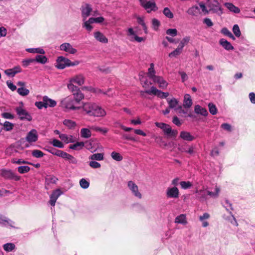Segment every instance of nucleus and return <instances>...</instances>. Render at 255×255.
I'll return each instance as SVG.
<instances>
[{
	"instance_id": "obj_1",
	"label": "nucleus",
	"mask_w": 255,
	"mask_h": 255,
	"mask_svg": "<svg viewBox=\"0 0 255 255\" xmlns=\"http://www.w3.org/2000/svg\"><path fill=\"white\" fill-rule=\"evenodd\" d=\"M207 5L209 13H215L219 16L223 13V9L217 0H208Z\"/></svg>"
},
{
	"instance_id": "obj_2",
	"label": "nucleus",
	"mask_w": 255,
	"mask_h": 255,
	"mask_svg": "<svg viewBox=\"0 0 255 255\" xmlns=\"http://www.w3.org/2000/svg\"><path fill=\"white\" fill-rule=\"evenodd\" d=\"M155 124L156 127L162 129L164 134L168 137H175L178 134L177 130H172L171 127L166 124L156 122Z\"/></svg>"
},
{
	"instance_id": "obj_3",
	"label": "nucleus",
	"mask_w": 255,
	"mask_h": 255,
	"mask_svg": "<svg viewBox=\"0 0 255 255\" xmlns=\"http://www.w3.org/2000/svg\"><path fill=\"white\" fill-rule=\"evenodd\" d=\"M75 101L70 96H68L62 99L60 102V106L66 110H76L81 109V107H76L74 105Z\"/></svg>"
},
{
	"instance_id": "obj_4",
	"label": "nucleus",
	"mask_w": 255,
	"mask_h": 255,
	"mask_svg": "<svg viewBox=\"0 0 255 255\" xmlns=\"http://www.w3.org/2000/svg\"><path fill=\"white\" fill-rule=\"evenodd\" d=\"M140 5L146 11L147 13H150L152 11H156L158 8L155 2L152 0H138Z\"/></svg>"
},
{
	"instance_id": "obj_5",
	"label": "nucleus",
	"mask_w": 255,
	"mask_h": 255,
	"mask_svg": "<svg viewBox=\"0 0 255 255\" xmlns=\"http://www.w3.org/2000/svg\"><path fill=\"white\" fill-rule=\"evenodd\" d=\"M144 92L149 95L157 96L161 98H166L169 96L168 92H162L154 86L151 87L150 89L145 90Z\"/></svg>"
},
{
	"instance_id": "obj_6",
	"label": "nucleus",
	"mask_w": 255,
	"mask_h": 255,
	"mask_svg": "<svg viewBox=\"0 0 255 255\" xmlns=\"http://www.w3.org/2000/svg\"><path fill=\"white\" fill-rule=\"evenodd\" d=\"M96 105L97 104L94 103H83L82 106L81 107V109H83V111L86 114L90 116H92Z\"/></svg>"
},
{
	"instance_id": "obj_7",
	"label": "nucleus",
	"mask_w": 255,
	"mask_h": 255,
	"mask_svg": "<svg viewBox=\"0 0 255 255\" xmlns=\"http://www.w3.org/2000/svg\"><path fill=\"white\" fill-rule=\"evenodd\" d=\"M61 51H64L69 54L75 55L77 53V49L74 48L70 43L65 42L59 46Z\"/></svg>"
},
{
	"instance_id": "obj_8",
	"label": "nucleus",
	"mask_w": 255,
	"mask_h": 255,
	"mask_svg": "<svg viewBox=\"0 0 255 255\" xmlns=\"http://www.w3.org/2000/svg\"><path fill=\"white\" fill-rule=\"evenodd\" d=\"M128 187L131 191L132 194L138 199L142 198V194L138 189L137 185L132 181H129L128 182Z\"/></svg>"
},
{
	"instance_id": "obj_9",
	"label": "nucleus",
	"mask_w": 255,
	"mask_h": 255,
	"mask_svg": "<svg viewBox=\"0 0 255 255\" xmlns=\"http://www.w3.org/2000/svg\"><path fill=\"white\" fill-rule=\"evenodd\" d=\"M167 198L177 199L179 197V191L175 186L168 187L166 190Z\"/></svg>"
},
{
	"instance_id": "obj_10",
	"label": "nucleus",
	"mask_w": 255,
	"mask_h": 255,
	"mask_svg": "<svg viewBox=\"0 0 255 255\" xmlns=\"http://www.w3.org/2000/svg\"><path fill=\"white\" fill-rule=\"evenodd\" d=\"M69 60L63 56H59L56 61V67L58 69H63L66 67H69Z\"/></svg>"
},
{
	"instance_id": "obj_11",
	"label": "nucleus",
	"mask_w": 255,
	"mask_h": 255,
	"mask_svg": "<svg viewBox=\"0 0 255 255\" xmlns=\"http://www.w3.org/2000/svg\"><path fill=\"white\" fill-rule=\"evenodd\" d=\"M70 82H73L77 84L79 86H82L84 84L85 81V77L82 74H78L74 75L69 79Z\"/></svg>"
},
{
	"instance_id": "obj_12",
	"label": "nucleus",
	"mask_w": 255,
	"mask_h": 255,
	"mask_svg": "<svg viewBox=\"0 0 255 255\" xmlns=\"http://www.w3.org/2000/svg\"><path fill=\"white\" fill-rule=\"evenodd\" d=\"M38 136L37 131L33 129L27 133L25 139L29 143L31 144L37 140Z\"/></svg>"
},
{
	"instance_id": "obj_13",
	"label": "nucleus",
	"mask_w": 255,
	"mask_h": 255,
	"mask_svg": "<svg viewBox=\"0 0 255 255\" xmlns=\"http://www.w3.org/2000/svg\"><path fill=\"white\" fill-rule=\"evenodd\" d=\"M62 194V191L59 189L53 191L50 197L49 203L50 205L54 206L55 205L57 199Z\"/></svg>"
},
{
	"instance_id": "obj_14",
	"label": "nucleus",
	"mask_w": 255,
	"mask_h": 255,
	"mask_svg": "<svg viewBox=\"0 0 255 255\" xmlns=\"http://www.w3.org/2000/svg\"><path fill=\"white\" fill-rule=\"evenodd\" d=\"M154 83L158 84V87L162 89H165L167 86L168 83L164 78L161 76H156L152 79Z\"/></svg>"
},
{
	"instance_id": "obj_15",
	"label": "nucleus",
	"mask_w": 255,
	"mask_h": 255,
	"mask_svg": "<svg viewBox=\"0 0 255 255\" xmlns=\"http://www.w3.org/2000/svg\"><path fill=\"white\" fill-rule=\"evenodd\" d=\"M92 10L91 5L89 4H86L81 7V14L83 20H85L86 18L90 15Z\"/></svg>"
},
{
	"instance_id": "obj_16",
	"label": "nucleus",
	"mask_w": 255,
	"mask_h": 255,
	"mask_svg": "<svg viewBox=\"0 0 255 255\" xmlns=\"http://www.w3.org/2000/svg\"><path fill=\"white\" fill-rule=\"evenodd\" d=\"M106 111L97 104L92 116L97 118H103L106 116Z\"/></svg>"
},
{
	"instance_id": "obj_17",
	"label": "nucleus",
	"mask_w": 255,
	"mask_h": 255,
	"mask_svg": "<svg viewBox=\"0 0 255 255\" xmlns=\"http://www.w3.org/2000/svg\"><path fill=\"white\" fill-rule=\"evenodd\" d=\"M180 138L184 140L191 141L195 139V137L188 131L183 130L180 133Z\"/></svg>"
},
{
	"instance_id": "obj_18",
	"label": "nucleus",
	"mask_w": 255,
	"mask_h": 255,
	"mask_svg": "<svg viewBox=\"0 0 255 255\" xmlns=\"http://www.w3.org/2000/svg\"><path fill=\"white\" fill-rule=\"evenodd\" d=\"M21 72V69L20 66H17L11 69H8L4 71L5 74L8 76L14 77L17 73Z\"/></svg>"
},
{
	"instance_id": "obj_19",
	"label": "nucleus",
	"mask_w": 255,
	"mask_h": 255,
	"mask_svg": "<svg viewBox=\"0 0 255 255\" xmlns=\"http://www.w3.org/2000/svg\"><path fill=\"white\" fill-rule=\"evenodd\" d=\"M219 44L226 50L230 51L234 49V47L231 43L224 38H221L220 40Z\"/></svg>"
},
{
	"instance_id": "obj_20",
	"label": "nucleus",
	"mask_w": 255,
	"mask_h": 255,
	"mask_svg": "<svg viewBox=\"0 0 255 255\" xmlns=\"http://www.w3.org/2000/svg\"><path fill=\"white\" fill-rule=\"evenodd\" d=\"M167 102L169 105V108L174 109L175 110L178 111V106L180 105H179V101L177 99L174 98L171 99H167Z\"/></svg>"
},
{
	"instance_id": "obj_21",
	"label": "nucleus",
	"mask_w": 255,
	"mask_h": 255,
	"mask_svg": "<svg viewBox=\"0 0 255 255\" xmlns=\"http://www.w3.org/2000/svg\"><path fill=\"white\" fill-rule=\"evenodd\" d=\"M210 218V215L208 213H204L202 215L199 216V219L202 222V226L203 227H207L209 225L208 220Z\"/></svg>"
},
{
	"instance_id": "obj_22",
	"label": "nucleus",
	"mask_w": 255,
	"mask_h": 255,
	"mask_svg": "<svg viewBox=\"0 0 255 255\" xmlns=\"http://www.w3.org/2000/svg\"><path fill=\"white\" fill-rule=\"evenodd\" d=\"M43 101L44 102L45 108L48 107L53 108L56 106L57 103L56 102L49 98L48 97L45 96L43 97Z\"/></svg>"
},
{
	"instance_id": "obj_23",
	"label": "nucleus",
	"mask_w": 255,
	"mask_h": 255,
	"mask_svg": "<svg viewBox=\"0 0 255 255\" xmlns=\"http://www.w3.org/2000/svg\"><path fill=\"white\" fill-rule=\"evenodd\" d=\"M59 137L66 143L74 142L75 141V138L71 135L62 133L60 134Z\"/></svg>"
},
{
	"instance_id": "obj_24",
	"label": "nucleus",
	"mask_w": 255,
	"mask_h": 255,
	"mask_svg": "<svg viewBox=\"0 0 255 255\" xmlns=\"http://www.w3.org/2000/svg\"><path fill=\"white\" fill-rule=\"evenodd\" d=\"M95 39L100 42L106 43L108 42V39L100 31H96L94 33Z\"/></svg>"
},
{
	"instance_id": "obj_25",
	"label": "nucleus",
	"mask_w": 255,
	"mask_h": 255,
	"mask_svg": "<svg viewBox=\"0 0 255 255\" xmlns=\"http://www.w3.org/2000/svg\"><path fill=\"white\" fill-rule=\"evenodd\" d=\"M193 104L192 100L189 94H186L184 95L183 100V106L185 108H190Z\"/></svg>"
},
{
	"instance_id": "obj_26",
	"label": "nucleus",
	"mask_w": 255,
	"mask_h": 255,
	"mask_svg": "<svg viewBox=\"0 0 255 255\" xmlns=\"http://www.w3.org/2000/svg\"><path fill=\"white\" fill-rule=\"evenodd\" d=\"M207 190L203 187L202 189L197 190L196 193L197 194V197L202 200H206L207 198Z\"/></svg>"
},
{
	"instance_id": "obj_27",
	"label": "nucleus",
	"mask_w": 255,
	"mask_h": 255,
	"mask_svg": "<svg viewBox=\"0 0 255 255\" xmlns=\"http://www.w3.org/2000/svg\"><path fill=\"white\" fill-rule=\"evenodd\" d=\"M194 111L196 114H200L205 117L207 116L208 115L207 110L198 105L195 106Z\"/></svg>"
},
{
	"instance_id": "obj_28",
	"label": "nucleus",
	"mask_w": 255,
	"mask_h": 255,
	"mask_svg": "<svg viewBox=\"0 0 255 255\" xmlns=\"http://www.w3.org/2000/svg\"><path fill=\"white\" fill-rule=\"evenodd\" d=\"M16 113L18 115L19 117L20 118V119H28L27 117H29V115L27 112L22 108H17Z\"/></svg>"
},
{
	"instance_id": "obj_29",
	"label": "nucleus",
	"mask_w": 255,
	"mask_h": 255,
	"mask_svg": "<svg viewBox=\"0 0 255 255\" xmlns=\"http://www.w3.org/2000/svg\"><path fill=\"white\" fill-rule=\"evenodd\" d=\"M224 5L231 12L235 13H239L240 12V9L239 7H237L231 2H226Z\"/></svg>"
},
{
	"instance_id": "obj_30",
	"label": "nucleus",
	"mask_w": 255,
	"mask_h": 255,
	"mask_svg": "<svg viewBox=\"0 0 255 255\" xmlns=\"http://www.w3.org/2000/svg\"><path fill=\"white\" fill-rule=\"evenodd\" d=\"M200 8L197 5H194L190 7L187 12L190 15L196 16L200 13Z\"/></svg>"
},
{
	"instance_id": "obj_31",
	"label": "nucleus",
	"mask_w": 255,
	"mask_h": 255,
	"mask_svg": "<svg viewBox=\"0 0 255 255\" xmlns=\"http://www.w3.org/2000/svg\"><path fill=\"white\" fill-rule=\"evenodd\" d=\"M73 95L74 97V100L75 102L78 103L84 98V94L81 92L80 90H79L78 91H76L73 93Z\"/></svg>"
},
{
	"instance_id": "obj_32",
	"label": "nucleus",
	"mask_w": 255,
	"mask_h": 255,
	"mask_svg": "<svg viewBox=\"0 0 255 255\" xmlns=\"http://www.w3.org/2000/svg\"><path fill=\"white\" fill-rule=\"evenodd\" d=\"M63 124L69 129L74 128L76 126V123L75 122L69 119L64 120L63 122Z\"/></svg>"
},
{
	"instance_id": "obj_33",
	"label": "nucleus",
	"mask_w": 255,
	"mask_h": 255,
	"mask_svg": "<svg viewBox=\"0 0 255 255\" xmlns=\"http://www.w3.org/2000/svg\"><path fill=\"white\" fill-rule=\"evenodd\" d=\"M27 52L30 53H37L40 54H44L45 52L44 49L42 48H26L25 50Z\"/></svg>"
},
{
	"instance_id": "obj_34",
	"label": "nucleus",
	"mask_w": 255,
	"mask_h": 255,
	"mask_svg": "<svg viewBox=\"0 0 255 255\" xmlns=\"http://www.w3.org/2000/svg\"><path fill=\"white\" fill-rule=\"evenodd\" d=\"M81 136L85 138H88L91 136V130L87 128H82L80 130Z\"/></svg>"
},
{
	"instance_id": "obj_35",
	"label": "nucleus",
	"mask_w": 255,
	"mask_h": 255,
	"mask_svg": "<svg viewBox=\"0 0 255 255\" xmlns=\"http://www.w3.org/2000/svg\"><path fill=\"white\" fill-rule=\"evenodd\" d=\"M34 59V62H36L42 64H45L48 61L47 58L45 56L41 55H37Z\"/></svg>"
},
{
	"instance_id": "obj_36",
	"label": "nucleus",
	"mask_w": 255,
	"mask_h": 255,
	"mask_svg": "<svg viewBox=\"0 0 255 255\" xmlns=\"http://www.w3.org/2000/svg\"><path fill=\"white\" fill-rule=\"evenodd\" d=\"M147 74L148 77L152 80L154 78V77L156 76V75H155V71L154 70V65L153 63L150 64V67L148 68Z\"/></svg>"
},
{
	"instance_id": "obj_37",
	"label": "nucleus",
	"mask_w": 255,
	"mask_h": 255,
	"mask_svg": "<svg viewBox=\"0 0 255 255\" xmlns=\"http://www.w3.org/2000/svg\"><path fill=\"white\" fill-rule=\"evenodd\" d=\"M49 152L53 155H56L57 156L62 157L64 159H65V156L67 153L66 152H64L62 150L55 149H54V150L49 151Z\"/></svg>"
},
{
	"instance_id": "obj_38",
	"label": "nucleus",
	"mask_w": 255,
	"mask_h": 255,
	"mask_svg": "<svg viewBox=\"0 0 255 255\" xmlns=\"http://www.w3.org/2000/svg\"><path fill=\"white\" fill-rule=\"evenodd\" d=\"M84 146V143L83 142H77L75 144H71L69 146V148L73 150H79Z\"/></svg>"
},
{
	"instance_id": "obj_39",
	"label": "nucleus",
	"mask_w": 255,
	"mask_h": 255,
	"mask_svg": "<svg viewBox=\"0 0 255 255\" xmlns=\"http://www.w3.org/2000/svg\"><path fill=\"white\" fill-rule=\"evenodd\" d=\"M175 222L177 224H186L187 223L186 216L183 214L177 216L175 219Z\"/></svg>"
},
{
	"instance_id": "obj_40",
	"label": "nucleus",
	"mask_w": 255,
	"mask_h": 255,
	"mask_svg": "<svg viewBox=\"0 0 255 255\" xmlns=\"http://www.w3.org/2000/svg\"><path fill=\"white\" fill-rule=\"evenodd\" d=\"M12 172L9 170L2 169L0 171V175L6 179H10L12 177Z\"/></svg>"
},
{
	"instance_id": "obj_41",
	"label": "nucleus",
	"mask_w": 255,
	"mask_h": 255,
	"mask_svg": "<svg viewBox=\"0 0 255 255\" xmlns=\"http://www.w3.org/2000/svg\"><path fill=\"white\" fill-rule=\"evenodd\" d=\"M67 86L68 89L71 92L72 94L80 90L78 86L74 85V83L70 82L69 80H68V83H67Z\"/></svg>"
},
{
	"instance_id": "obj_42",
	"label": "nucleus",
	"mask_w": 255,
	"mask_h": 255,
	"mask_svg": "<svg viewBox=\"0 0 255 255\" xmlns=\"http://www.w3.org/2000/svg\"><path fill=\"white\" fill-rule=\"evenodd\" d=\"M3 248L6 252H10L15 249V246L13 243H9L4 244L3 245Z\"/></svg>"
},
{
	"instance_id": "obj_43",
	"label": "nucleus",
	"mask_w": 255,
	"mask_h": 255,
	"mask_svg": "<svg viewBox=\"0 0 255 255\" xmlns=\"http://www.w3.org/2000/svg\"><path fill=\"white\" fill-rule=\"evenodd\" d=\"M215 192H212L210 191H207V194L209 196H210L212 198H216L219 196L220 192V188L216 186Z\"/></svg>"
},
{
	"instance_id": "obj_44",
	"label": "nucleus",
	"mask_w": 255,
	"mask_h": 255,
	"mask_svg": "<svg viewBox=\"0 0 255 255\" xmlns=\"http://www.w3.org/2000/svg\"><path fill=\"white\" fill-rule=\"evenodd\" d=\"M89 159L93 160H103L104 159V153H98L93 154L89 157Z\"/></svg>"
},
{
	"instance_id": "obj_45",
	"label": "nucleus",
	"mask_w": 255,
	"mask_h": 255,
	"mask_svg": "<svg viewBox=\"0 0 255 255\" xmlns=\"http://www.w3.org/2000/svg\"><path fill=\"white\" fill-rule=\"evenodd\" d=\"M82 90L83 91H90V92H95L97 94H102V93L104 94L108 95L107 93L103 92L102 91V90H101L100 89H98V90H96L93 88H92L91 87L84 86L82 88Z\"/></svg>"
},
{
	"instance_id": "obj_46",
	"label": "nucleus",
	"mask_w": 255,
	"mask_h": 255,
	"mask_svg": "<svg viewBox=\"0 0 255 255\" xmlns=\"http://www.w3.org/2000/svg\"><path fill=\"white\" fill-rule=\"evenodd\" d=\"M50 143L54 147H56L59 148H62L64 147V144L60 140L56 139H53Z\"/></svg>"
},
{
	"instance_id": "obj_47",
	"label": "nucleus",
	"mask_w": 255,
	"mask_h": 255,
	"mask_svg": "<svg viewBox=\"0 0 255 255\" xmlns=\"http://www.w3.org/2000/svg\"><path fill=\"white\" fill-rule=\"evenodd\" d=\"M83 21L84 23L83 24V27H85L88 31L90 32L93 29V26L91 25V24L93 23L92 22V21H90V18L88 20H85Z\"/></svg>"
},
{
	"instance_id": "obj_48",
	"label": "nucleus",
	"mask_w": 255,
	"mask_h": 255,
	"mask_svg": "<svg viewBox=\"0 0 255 255\" xmlns=\"http://www.w3.org/2000/svg\"><path fill=\"white\" fill-rule=\"evenodd\" d=\"M111 156L114 160L117 161H121L123 159V156L120 153L116 151H113L111 154Z\"/></svg>"
},
{
	"instance_id": "obj_49",
	"label": "nucleus",
	"mask_w": 255,
	"mask_h": 255,
	"mask_svg": "<svg viewBox=\"0 0 255 255\" xmlns=\"http://www.w3.org/2000/svg\"><path fill=\"white\" fill-rule=\"evenodd\" d=\"M182 50L183 49L178 46L175 50L169 54V56L170 57H177L181 53Z\"/></svg>"
},
{
	"instance_id": "obj_50",
	"label": "nucleus",
	"mask_w": 255,
	"mask_h": 255,
	"mask_svg": "<svg viewBox=\"0 0 255 255\" xmlns=\"http://www.w3.org/2000/svg\"><path fill=\"white\" fill-rule=\"evenodd\" d=\"M91 129H92L93 130H94L96 131L100 132L104 134H105L106 133H107L108 132V131H109V129L107 128H101V127H99L98 126H93L91 127Z\"/></svg>"
},
{
	"instance_id": "obj_51",
	"label": "nucleus",
	"mask_w": 255,
	"mask_h": 255,
	"mask_svg": "<svg viewBox=\"0 0 255 255\" xmlns=\"http://www.w3.org/2000/svg\"><path fill=\"white\" fill-rule=\"evenodd\" d=\"M221 33L224 35L227 36L232 39L235 40V36L233 35L231 31H230L226 27H224L221 29Z\"/></svg>"
},
{
	"instance_id": "obj_52",
	"label": "nucleus",
	"mask_w": 255,
	"mask_h": 255,
	"mask_svg": "<svg viewBox=\"0 0 255 255\" xmlns=\"http://www.w3.org/2000/svg\"><path fill=\"white\" fill-rule=\"evenodd\" d=\"M17 92L20 95L22 96H25L29 94V91L24 87H20L17 89Z\"/></svg>"
},
{
	"instance_id": "obj_53",
	"label": "nucleus",
	"mask_w": 255,
	"mask_h": 255,
	"mask_svg": "<svg viewBox=\"0 0 255 255\" xmlns=\"http://www.w3.org/2000/svg\"><path fill=\"white\" fill-rule=\"evenodd\" d=\"M127 35L129 37V39L131 41H133L134 37L136 35L132 28H129L127 31Z\"/></svg>"
},
{
	"instance_id": "obj_54",
	"label": "nucleus",
	"mask_w": 255,
	"mask_h": 255,
	"mask_svg": "<svg viewBox=\"0 0 255 255\" xmlns=\"http://www.w3.org/2000/svg\"><path fill=\"white\" fill-rule=\"evenodd\" d=\"M2 125L4 127V129L7 131L11 130L14 126L13 124L8 121H5Z\"/></svg>"
},
{
	"instance_id": "obj_55",
	"label": "nucleus",
	"mask_w": 255,
	"mask_h": 255,
	"mask_svg": "<svg viewBox=\"0 0 255 255\" xmlns=\"http://www.w3.org/2000/svg\"><path fill=\"white\" fill-rule=\"evenodd\" d=\"M190 40V37L189 36H185L181 40L178 46L183 49L189 43Z\"/></svg>"
},
{
	"instance_id": "obj_56",
	"label": "nucleus",
	"mask_w": 255,
	"mask_h": 255,
	"mask_svg": "<svg viewBox=\"0 0 255 255\" xmlns=\"http://www.w3.org/2000/svg\"><path fill=\"white\" fill-rule=\"evenodd\" d=\"M65 159L68 160L70 163L76 164L78 163V160L77 159L68 153H67Z\"/></svg>"
},
{
	"instance_id": "obj_57",
	"label": "nucleus",
	"mask_w": 255,
	"mask_h": 255,
	"mask_svg": "<svg viewBox=\"0 0 255 255\" xmlns=\"http://www.w3.org/2000/svg\"><path fill=\"white\" fill-rule=\"evenodd\" d=\"M181 188L183 189H187L192 186V183L190 181H181L180 182Z\"/></svg>"
},
{
	"instance_id": "obj_58",
	"label": "nucleus",
	"mask_w": 255,
	"mask_h": 255,
	"mask_svg": "<svg viewBox=\"0 0 255 255\" xmlns=\"http://www.w3.org/2000/svg\"><path fill=\"white\" fill-rule=\"evenodd\" d=\"M163 13L164 15L169 18H173L174 15L173 13L171 12V11L168 7H165L164 8Z\"/></svg>"
},
{
	"instance_id": "obj_59",
	"label": "nucleus",
	"mask_w": 255,
	"mask_h": 255,
	"mask_svg": "<svg viewBox=\"0 0 255 255\" xmlns=\"http://www.w3.org/2000/svg\"><path fill=\"white\" fill-rule=\"evenodd\" d=\"M208 107H209V112L211 114L215 115L217 113V108H216L215 105H214L213 103H210L208 104Z\"/></svg>"
},
{
	"instance_id": "obj_60",
	"label": "nucleus",
	"mask_w": 255,
	"mask_h": 255,
	"mask_svg": "<svg viewBox=\"0 0 255 255\" xmlns=\"http://www.w3.org/2000/svg\"><path fill=\"white\" fill-rule=\"evenodd\" d=\"M18 171L21 173H27L30 170V167L28 166H21L17 168Z\"/></svg>"
},
{
	"instance_id": "obj_61",
	"label": "nucleus",
	"mask_w": 255,
	"mask_h": 255,
	"mask_svg": "<svg viewBox=\"0 0 255 255\" xmlns=\"http://www.w3.org/2000/svg\"><path fill=\"white\" fill-rule=\"evenodd\" d=\"M233 32L237 37H239L241 35V30L238 24H235L233 26Z\"/></svg>"
},
{
	"instance_id": "obj_62",
	"label": "nucleus",
	"mask_w": 255,
	"mask_h": 255,
	"mask_svg": "<svg viewBox=\"0 0 255 255\" xmlns=\"http://www.w3.org/2000/svg\"><path fill=\"white\" fill-rule=\"evenodd\" d=\"M32 155L36 158H41L44 156V153L40 150L35 149L32 150Z\"/></svg>"
},
{
	"instance_id": "obj_63",
	"label": "nucleus",
	"mask_w": 255,
	"mask_h": 255,
	"mask_svg": "<svg viewBox=\"0 0 255 255\" xmlns=\"http://www.w3.org/2000/svg\"><path fill=\"white\" fill-rule=\"evenodd\" d=\"M152 28L157 30L160 25V21L156 18H153L151 21Z\"/></svg>"
},
{
	"instance_id": "obj_64",
	"label": "nucleus",
	"mask_w": 255,
	"mask_h": 255,
	"mask_svg": "<svg viewBox=\"0 0 255 255\" xmlns=\"http://www.w3.org/2000/svg\"><path fill=\"white\" fill-rule=\"evenodd\" d=\"M80 186L83 189H87L89 186V182L85 179L82 178L79 182Z\"/></svg>"
}]
</instances>
